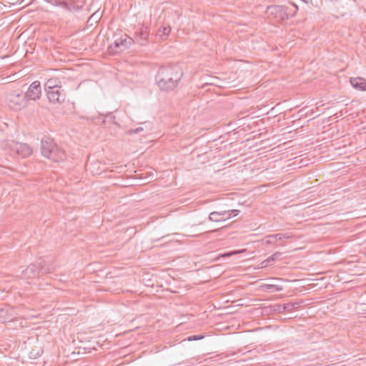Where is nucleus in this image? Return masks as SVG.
I'll return each instance as SVG.
<instances>
[{"mask_svg":"<svg viewBox=\"0 0 366 366\" xmlns=\"http://www.w3.org/2000/svg\"><path fill=\"white\" fill-rule=\"evenodd\" d=\"M305 108H302V109H299V112H298L299 117H302L303 115H305V114L307 113V112H305Z\"/></svg>","mask_w":366,"mask_h":366,"instance_id":"b1692460","label":"nucleus"},{"mask_svg":"<svg viewBox=\"0 0 366 366\" xmlns=\"http://www.w3.org/2000/svg\"><path fill=\"white\" fill-rule=\"evenodd\" d=\"M171 31V27L169 25H162L158 29L157 32V36L161 38L162 39H166Z\"/></svg>","mask_w":366,"mask_h":366,"instance_id":"4468645a","label":"nucleus"},{"mask_svg":"<svg viewBox=\"0 0 366 366\" xmlns=\"http://www.w3.org/2000/svg\"><path fill=\"white\" fill-rule=\"evenodd\" d=\"M41 94V85L39 81H35L28 88V90L24 94L26 101L27 100H38Z\"/></svg>","mask_w":366,"mask_h":366,"instance_id":"6e6552de","label":"nucleus"},{"mask_svg":"<svg viewBox=\"0 0 366 366\" xmlns=\"http://www.w3.org/2000/svg\"><path fill=\"white\" fill-rule=\"evenodd\" d=\"M263 287L269 292H278L282 290V287L275 285H264Z\"/></svg>","mask_w":366,"mask_h":366,"instance_id":"dca6fc26","label":"nucleus"},{"mask_svg":"<svg viewBox=\"0 0 366 366\" xmlns=\"http://www.w3.org/2000/svg\"><path fill=\"white\" fill-rule=\"evenodd\" d=\"M204 337V335H192V336H189L187 340L189 341H194V340H202L203 338Z\"/></svg>","mask_w":366,"mask_h":366,"instance_id":"412c9836","label":"nucleus"},{"mask_svg":"<svg viewBox=\"0 0 366 366\" xmlns=\"http://www.w3.org/2000/svg\"><path fill=\"white\" fill-rule=\"evenodd\" d=\"M60 82L57 79L55 78H51L46 81L45 83V90H54L59 89V87H62L61 85L59 84Z\"/></svg>","mask_w":366,"mask_h":366,"instance_id":"ddd939ff","label":"nucleus"},{"mask_svg":"<svg viewBox=\"0 0 366 366\" xmlns=\"http://www.w3.org/2000/svg\"><path fill=\"white\" fill-rule=\"evenodd\" d=\"M47 3L57 6H61L66 10L71 11L70 5L65 0H45Z\"/></svg>","mask_w":366,"mask_h":366,"instance_id":"2eb2a0df","label":"nucleus"},{"mask_svg":"<svg viewBox=\"0 0 366 366\" xmlns=\"http://www.w3.org/2000/svg\"><path fill=\"white\" fill-rule=\"evenodd\" d=\"M227 210L214 211L209 214V220L211 222H224L228 219Z\"/></svg>","mask_w":366,"mask_h":366,"instance_id":"9d476101","label":"nucleus"},{"mask_svg":"<svg viewBox=\"0 0 366 366\" xmlns=\"http://www.w3.org/2000/svg\"><path fill=\"white\" fill-rule=\"evenodd\" d=\"M293 6L295 7L296 10H297V5H296L295 4H293Z\"/></svg>","mask_w":366,"mask_h":366,"instance_id":"cd10ccee","label":"nucleus"},{"mask_svg":"<svg viewBox=\"0 0 366 366\" xmlns=\"http://www.w3.org/2000/svg\"><path fill=\"white\" fill-rule=\"evenodd\" d=\"M115 119H116L115 116H114L112 114H109L106 117V119H104L102 121V123H105L107 121L114 124H117V122H115Z\"/></svg>","mask_w":366,"mask_h":366,"instance_id":"aec40b11","label":"nucleus"},{"mask_svg":"<svg viewBox=\"0 0 366 366\" xmlns=\"http://www.w3.org/2000/svg\"><path fill=\"white\" fill-rule=\"evenodd\" d=\"M135 34L137 42L144 45L149 36V30L147 27H142Z\"/></svg>","mask_w":366,"mask_h":366,"instance_id":"9b49d317","label":"nucleus"},{"mask_svg":"<svg viewBox=\"0 0 366 366\" xmlns=\"http://www.w3.org/2000/svg\"><path fill=\"white\" fill-rule=\"evenodd\" d=\"M134 43V40L127 34H122L115 39L114 43L109 47L110 53L122 51Z\"/></svg>","mask_w":366,"mask_h":366,"instance_id":"39448f33","label":"nucleus"},{"mask_svg":"<svg viewBox=\"0 0 366 366\" xmlns=\"http://www.w3.org/2000/svg\"><path fill=\"white\" fill-rule=\"evenodd\" d=\"M41 151L43 156L56 162H61L66 158L64 151L48 137L41 139Z\"/></svg>","mask_w":366,"mask_h":366,"instance_id":"f03ea898","label":"nucleus"},{"mask_svg":"<svg viewBox=\"0 0 366 366\" xmlns=\"http://www.w3.org/2000/svg\"><path fill=\"white\" fill-rule=\"evenodd\" d=\"M46 95L49 102L52 104H61L63 103L66 98V94L62 87H59L56 89H52L46 91Z\"/></svg>","mask_w":366,"mask_h":366,"instance_id":"0eeeda50","label":"nucleus"},{"mask_svg":"<svg viewBox=\"0 0 366 366\" xmlns=\"http://www.w3.org/2000/svg\"><path fill=\"white\" fill-rule=\"evenodd\" d=\"M144 130V128L142 127H139L134 129H130L129 131V134H137Z\"/></svg>","mask_w":366,"mask_h":366,"instance_id":"4be33fe9","label":"nucleus"},{"mask_svg":"<svg viewBox=\"0 0 366 366\" xmlns=\"http://www.w3.org/2000/svg\"><path fill=\"white\" fill-rule=\"evenodd\" d=\"M183 76V70L179 65L168 64L159 69L155 79L161 91L171 92L178 86Z\"/></svg>","mask_w":366,"mask_h":366,"instance_id":"f257e3e1","label":"nucleus"},{"mask_svg":"<svg viewBox=\"0 0 366 366\" xmlns=\"http://www.w3.org/2000/svg\"><path fill=\"white\" fill-rule=\"evenodd\" d=\"M273 237H275V240L277 242L279 240H282L283 239H289L291 237L290 235L288 234H282V233H278L275 234H272Z\"/></svg>","mask_w":366,"mask_h":366,"instance_id":"f3484780","label":"nucleus"},{"mask_svg":"<svg viewBox=\"0 0 366 366\" xmlns=\"http://www.w3.org/2000/svg\"><path fill=\"white\" fill-rule=\"evenodd\" d=\"M264 241L267 244H274L277 243L275 237H273L272 234L266 236Z\"/></svg>","mask_w":366,"mask_h":366,"instance_id":"a211bd4d","label":"nucleus"},{"mask_svg":"<svg viewBox=\"0 0 366 366\" xmlns=\"http://www.w3.org/2000/svg\"><path fill=\"white\" fill-rule=\"evenodd\" d=\"M227 216H228V219H230L232 217L237 216L239 214V210H238V209H231V210H227Z\"/></svg>","mask_w":366,"mask_h":366,"instance_id":"6ab92c4d","label":"nucleus"},{"mask_svg":"<svg viewBox=\"0 0 366 366\" xmlns=\"http://www.w3.org/2000/svg\"><path fill=\"white\" fill-rule=\"evenodd\" d=\"M277 254H274V255L271 256V257L269 258L268 261H269L270 259L272 260L274 259V257L276 256Z\"/></svg>","mask_w":366,"mask_h":366,"instance_id":"bb28decb","label":"nucleus"},{"mask_svg":"<svg viewBox=\"0 0 366 366\" xmlns=\"http://www.w3.org/2000/svg\"><path fill=\"white\" fill-rule=\"evenodd\" d=\"M307 164L303 159L299 160V169H301L302 167L306 166Z\"/></svg>","mask_w":366,"mask_h":366,"instance_id":"5701e85b","label":"nucleus"},{"mask_svg":"<svg viewBox=\"0 0 366 366\" xmlns=\"http://www.w3.org/2000/svg\"><path fill=\"white\" fill-rule=\"evenodd\" d=\"M6 101L9 108L14 111H19L26 105V99L21 92L12 91L6 95Z\"/></svg>","mask_w":366,"mask_h":366,"instance_id":"20e7f679","label":"nucleus"},{"mask_svg":"<svg viewBox=\"0 0 366 366\" xmlns=\"http://www.w3.org/2000/svg\"><path fill=\"white\" fill-rule=\"evenodd\" d=\"M352 86L360 91H366V79L362 77H355L350 79Z\"/></svg>","mask_w":366,"mask_h":366,"instance_id":"f8f14e48","label":"nucleus"},{"mask_svg":"<svg viewBox=\"0 0 366 366\" xmlns=\"http://www.w3.org/2000/svg\"><path fill=\"white\" fill-rule=\"evenodd\" d=\"M298 304H299V307H301L305 305V302L302 300H299Z\"/></svg>","mask_w":366,"mask_h":366,"instance_id":"393cba45","label":"nucleus"},{"mask_svg":"<svg viewBox=\"0 0 366 366\" xmlns=\"http://www.w3.org/2000/svg\"><path fill=\"white\" fill-rule=\"evenodd\" d=\"M267 12L272 15L277 21L288 19L290 16H294L295 12L289 11V8L285 6L274 5L268 6Z\"/></svg>","mask_w":366,"mask_h":366,"instance_id":"423d86ee","label":"nucleus"},{"mask_svg":"<svg viewBox=\"0 0 366 366\" xmlns=\"http://www.w3.org/2000/svg\"><path fill=\"white\" fill-rule=\"evenodd\" d=\"M49 272V269L39 268L35 264H31L23 271V274L25 277L29 279L39 276L40 273L47 274Z\"/></svg>","mask_w":366,"mask_h":366,"instance_id":"1a4fd4ad","label":"nucleus"},{"mask_svg":"<svg viewBox=\"0 0 366 366\" xmlns=\"http://www.w3.org/2000/svg\"><path fill=\"white\" fill-rule=\"evenodd\" d=\"M4 148L13 157L26 158L32 154L31 147L27 144L10 141L5 143Z\"/></svg>","mask_w":366,"mask_h":366,"instance_id":"7ed1b4c3","label":"nucleus"},{"mask_svg":"<svg viewBox=\"0 0 366 366\" xmlns=\"http://www.w3.org/2000/svg\"><path fill=\"white\" fill-rule=\"evenodd\" d=\"M298 175H299V177H301L302 176L305 175V173L303 172L302 170H301V171H299Z\"/></svg>","mask_w":366,"mask_h":366,"instance_id":"a878e982","label":"nucleus"}]
</instances>
